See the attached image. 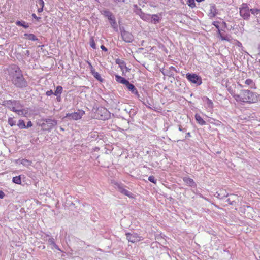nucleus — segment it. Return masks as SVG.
Returning a JSON list of instances; mask_svg holds the SVG:
<instances>
[{
    "instance_id": "27",
    "label": "nucleus",
    "mask_w": 260,
    "mask_h": 260,
    "mask_svg": "<svg viewBox=\"0 0 260 260\" xmlns=\"http://www.w3.org/2000/svg\"><path fill=\"white\" fill-rule=\"evenodd\" d=\"M17 125L19 127V128L20 129L26 128V125H25V122L22 119H19L18 120V122Z\"/></svg>"
},
{
    "instance_id": "16",
    "label": "nucleus",
    "mask_w": 260,
    "mask_h": 260,
    "mask_svg": "<svg viewBox=\"0 0 260 260\" xmlns=\"http://www.w3.org/2000/svg\"><path fill=\"white\" fill-rule=\"evenodd\" d=\"M217 14V10L215 4H211L210 7V12L209 16L210 18H213L216 16Z\"/></svg>"
},
{
    "instance_id": "11",
    "label": "nucleus",
    "mask_w": 260,
    "mask_h": 260,
    "mask_svg": "<svg viewBox=\"0 0 260 260\" xmlns=\"http://www.w3.org/2000/svg\"><path fill=\"white\" fill-rule=\"evenodd\" d=\"M89 64L90 66V71L92 75L100 82L102 83L104 81V79L101 77V75L95 71V69L93 68L92 66L90 63H89Z\"/></svg>"
},
{
    "instance_id": "2",
    "label": "nucleus",
    "mask_w": 260,
    "mask_h": 260,
    "mask_svg": "<svg viewBox=\"0 0 260 260\" xmlns=\"http://www.w3.org/2000/svg\"><path fill=\"white\" fill-rule=\"evenodd\" d=\"M258 12L257 8H249L247 3H242L239 7L240 16L245 20H249L250 18L251 14L256 19L257 23L260 24V17L256 16V12Z\"/></svg>"
},
{
    "instance_id": "48",
    "label": "nucleus",
    "mask_w": 260,
    "mask_h": 260,
    "mask_svg": "<svg viewBox=\"0 0 260 260\" xmlns=\"http://www.w3.org/2000/svg\"><path fill=\"white\" fill-rule=\"evenodd\" d=\"M101 48L103 51L105 52H107L108 51L107 48L103 45L101 46Z\"/></svg>"
},
{
    "instance_id": "38",
    "label": "nucleus",
    "mask_w": 260,
    "mask_h": 260,
    "mask_svg": "<svg viewBox=\"0 0 260 260\" xmlns=\"http://www.w3.org/2000/svg\"><path fill=\"white\" fill-rule=\"evenodd\" d=\"M148 180L150 182L153 183L154 184H156V179L155 178V177L154 176H150L148 177Z\"/></svg>"
},
{
    "instance_id": "15",
    "label": "nucleus",
    "mask_w": 260,
    "mask_h": 260,
    "mask_svg": "<svg viewBox=\"0 0 260 260\" xmlns=\"http://www.w3.org/2000/svg\"><path fill=\"white\" fill-rule=\"evenodd\" d=\"M183 181L190 187H196L197 185L194 180L189 177L186 176L183 178Z\"/></svg>"
},
{
    "instance_id": "7",
    "label": "nucleus",
    "mask_w": 260,
    "mask_h": 260,
    "mask_svg": "<svg viewBox=\"0 0 260 260\" xmlns=\"http://www.w3.org/2000/svg\"><path fill=\"white\" fill-rule=\"evenodd\" d=\"M122 39L126 43H132L134 41V36L132 33L126 31L123 27H120Z\"/></svg>"
},
{
    "instance_id": "56",
    "label": "nucleus",
    "mask_w": 260,
    "mask_h": 260,
    "mask_svg": "<svg viewBox=\"0 0 260 260\" xmlns=\"http://www.w3.org/2000/svg\"><path fill=\"white\" fill-rule=\"evenodd\" d=\"M222 25V27H224V28H226L227 27V24L226 23H225V22L224 21H222V23H221Z\"/></svg>"
},
{
    "instance_id": "31",
    "label": "nucleus",
    "mask_w": 260,
    "mask_h": 260,
    "mask_svg": "<svg viewBox=\"0 0 260 260\" xmlns=\"http://www.w3.org/2000/svg\"><path fill=\"white\" fill-rule=\"evenodd\" d=\"M233 97L236 100L237 102H244V99L243 96L241 94H235L233 95Z\"/></svg>"
},
{
    "instance_id": "10",
    "label": "nucleus",
    "mask_w": 260,
    "mask_h": 260,
    "mask_svg": "<svg viewBox=\"0 0 260 260\" xmlns=\"http://www.w3.org/2000/svg\"><path fill=\"white\" fill-rule=\"evenodd\" d=\"M125 235L127 239L129 242L132 243L138 242L141 240V237L139 236L138 234L137 233H133L131 234L130 233H127Z\"/></svg>"
},
{
    "instance_id": "61",
    "label": "nucleus",
    "mask_w": 260,
    "mask_h": 260,
    "mask_svg": "<svg viewBox=\"0 0 260 260\" xmlns=\"http://www.w3.org/2000/svg\"><path fill=\"white\" fill-rule=\"evenodd\" d=\"M124 69H125V71H126V72H128L130 71V69L127 68L126 66V68H124Z\"/></svg>"
},
{
    "instance_id": "4",
    "label": "nucleus",
    "mask_w": 260,
    "mask_h": 260,
    "mask_svg": "<svg viewBox=\"0 0 260 260\" xmlns=\"http://www.w3.org/2000/svg\"><path fill=\"white\" fill-rule=\"evenodd\" d=\"M102 14H103L105 17L107 18L111 27L113 29L117 31H118V25L117 24L116 19L114 15L108 10H103L101 11Z\"/></svg>"
},
{
    "instance_id": "44",
    "label": "nucleus",
    "mask_w": 260,
    "mask_h": 260,
    "mask_svg": "<svg viewBox=\"0 0 260 260\" xmlns=\"http://www.w3.org/2000/svg\"><path fill=\"white\" fill-rule=\"evenodd\" d=\"M14 112L17 113L18 114H22L23 113V109H19L18 108H16V111H14Z\"/></svg>"
},
{
    "instance_id": "21",
    "label": "nucleus",
    "mask_w": 260,
    "mask_h": 260,
    "mask_svg": "<svg viewBox=\"0 0 260 260\" xmlns=\"http://www.w3.org/2000/svg\"><path fill=\"white\" fill-rule=\"evenodd\" d=\"M48 242L49 244L52 245L53 247L52 248H54L58 251H61L59 247L56 244L55 240L53 237H50L48 240Z\"/></svg>"
},
{
    "instance_id": "19",
    "label": "nucleus",
    "mask_w": 260,
    "mask_h": 260,
    "mask_svg": "<svg viewBox=\"0 0 260 260\" xmlns=\"http://www.w3.org/2000/svg\"><path fill=\"white\" fill-rule=\"evenodd\" d=\"M194 118L198 124L201 125H204L206 124V121L201 117V116L198 113L194 115Z\"/></svg>"
},
{
    "instance_id": "8",
    "label": "nucleus",
    "mask_w": 260,
    "mask_h": 260,
    "mask_svg": "<svg viewBox=\"0 0 260 260\" xmlns=\"http://www.w3.org/2000/svg\"><path fill=\"white\" fill-rule=\"evenodd\" d=\"M44 121L45 123H43L42 126L45 128V129L48 131H50L54 126L57 125V121L54 119H45Z\"/></svg>"
},
{
    "instance_id": "59",
    "label": "nucleus",
    "mask_w": 260,
    "mask_h": 260,
    "mask_svg": "<svg viewBox=\"0 0 260 260\" xmlns=\"http://www.w3.org/2000/svg\"><path fill=\"white\" fill-rule=\"evenodd\" d=\"M43 11V8L40 7L38 9L37 11L38 13H41Z\"/></svg>"
},
{
    "instance_id": "37",
    "label": "nucleus",
    "mask_w": 260,
    "mask_h": 260,
    "mask_svg": "<svg viewBox=\"0 0 260 260\" xmlns=\"http://www.w3.org/2000/svg\"><path fill=\"white\" fill-rule=\"evenodd\" d=\"M207 108L210 109H212L213 108V103L211 100H208L206 103Z\"/></svg>"
},
{
    "instance_id": "12",
    "label": "nucleus",
    "mask_w": 260,
    "mask_h": 260,
    "mask_svg": "<svg viewBox=\"0 0 260 260\" xmlns=\"http://www.w3.org/2000/svg\"><path fill=\"white\" fill-rule=\"evenodd\" d=\"M229 195V194L226 190L221 189L217 191L214 196L219 199H223Z\"/></svg>"
},
{
    "instance_id": "40",
    "label": "nucleus",
    "mask_w": 260,
    "mask_h": 260,
    "mask_svg": "<svg viewBox=\"0 0 260 260\" xmlns=\"http://www.w3.org/2000/svg\"><path fill=\"white\" fill-rule=\"evenodd\" d=\"M37 5H39L40 7L44 8V2L43 0H37L36 1Z\"/></svg>"
},
{
    "instance_id": "36",
    "label": "nucleus",
    "mask_w": 260,
    "mask_h": 260,
    "mask_svg": "<svg viewBox=\"0 0 260 260\" xmlns=\"http://www.w3.org/2000/svg\"><path fill=\"white\" fill-rule=\"evenodd\" d=\"M217 32L220 36V38L222 40L229 41V38L227 37L223 36L221 32V30L220 28H219V29H217Z\"/></svg>"
},
{
    "instance_id": "26",
    "label": "nucleus",
    "mask_w": 260,
    "mask_h": 260,
    "mask_svg": "<svg viewBox=\"0 0 260 260\" xmlns=\"http://www.w3.org/2000/svg\"><path fill=\"white\" fill-rule=\"evenodd\" d=\"M63 88L61 86L58 85L56 87V90L54 92V95H61L62 93Z\"/></svg>"
},
{
    "instance_id": "62",
    "label": "nucleus",
    "mask_w": 260,
    "mask_h": 260,
    "mask_svg": "<svg viewBox=\"0 0 260 260\" xmlns=\"http://www.w3.org/2000/svg\"><path fill=\"white\" fill-rule=\"evenodd\" d=\"M116 2H124V0H114Z\"/></svg>"
},
{
    "instance_id": "14",
    "label": "nucleus",
    "mask_w": 260,
    "mask_h": 260,
    "mask_svg": "<svg viewBox=\"0 0 260 260\" xmlns=\"http://www.w3.org/2000/svg\"><path fill=\"white\" fill-rule=\"evenodd\" d=\"M82 117V115H81L80 112H74L72 113H67L66 114V117L70 118L73 120H78L80 119Z\"/></svg>"
},
{
    "instance_id": "50",
    "label": "nucleus",
    "mask_w": 260,
    "mask_h": 260,
    "mask_svg": "<svg viewBox=\"0 0 260 260\" xmlns=\"http://www.w3.org/2000/svg\"><path fill=\"white\" fill-rule=\"evenodd\" d=\"M170 69L171 71H175L176 72H178V71H177L176 70V68L173 67V66H171L170 67Z\"/></svg>"
},
{
    "instance_id": "22",
    "label": "nucleus",
    "mask_w": 260,
    "mask_h": 260,
    "mask_svg": "<svg viewBox=\"0 0 260 260\" xmlns=\"http://www.w3.org/2000/svg\"><path fill=\"white\" fill-rule=\"evenodd\" d=\"M236 199H237V196L231 194H230V197L226 200V202L230 205H233L236 203L235 201Z\"/></svg>"
},
{
    "instance_id": "35",
    "label": "nucleus",
    "mask_w": 260,
    "mask_h": 260,
    "mask_svg": "<svg viewBox=\"0 0 260 260\" xmlns=\"http://www.w3.org/2000/svg\"><path fill=\"white\" fill-rule=\"evenodd\" d=\"M90 45L94 49H96V44L94 40L93 37H91L90 39Z\"/></svg>"
},
{
    "instance_id": "39",
    "label": "nucleus",
    "mask_w": 260,
    "mask_h": 260,
    "mask_svg": "<svg viewBox=\"0 0 260 260\" xmlns=\"http://www.w3.org/2000/svg\"><path fill=\"white\" fill-rule=\"evenodd\" d=\"M134 12L135 13L136 15H139L140 17L144 13L141 8H140L139 9H137L136 10H134Z\"/></svg>"
},
{
    "instance_id": "63",
    "label": "nucleus",
    "mask_w": 260,
    "mask_h": 260,
    "mask_svg": "<svg viewBox=\"0 0 260 260\" xmlns=\"http://www.w3.org/2000/svg\"><path fill=\"white\" fill-rule=\"evenodd\" d=\"M257 10H258V12H256V16H258L257 15L260 14V8L259 9L257 8Z\"/></svg>"
},
{
    "instance_id": "55",
    "label": "nucleus",
    "mask_w": 260,
    "mask_h": 260,
    "mask_svg": "<svg viewBox=\"0 0 260 260\" xmlns=\"http://www.w3.org/2000/svg\"><path fill=\"white\" fill-rule=\"evenodd\" d=\"M56 96V100L58 102H60L61 101V95H55Z\"/></svg>"
},
{
    "instance_id": "45",
    "label": "nucleus",
    "mask_w": 260,
    "mask_h": 260,
    "mask_svg": "<svg viewBox=\"0 0 260 260\" xmlns=\"http://www.w3.org/2000/svg\"><path fill=\"white\" fill-rule=\"evenodd\" d=\"M8 101V100H3L0 102V104L3 106L6 107L7 104L6 103Z\"/></svg>"
},
{
    "instance_id": "28",
    "label": "nucleus",
    "mask_w": 260,
    "mask_h": 260,
    "mask_svg": "<svg viewBox=\"0 0 260 260\" xmlns=\"http://www.w3.org/2000/svg\"><path fill=\"white\" fill-rule=\"evenodd\" d=\"M21 164L25 167H28L31 165L32 161L27 159H22Z\"/></svg>"
},
{
    "instance_id": "18",
    "label": "nucleus",
    "mask_w": 260,
    "mask_h": 260,
    "mask_svg": "<svg viewBox=\"0 0 260 260\" xmlns=\"http://www.w3.org/2000/svg\"><path fill=\"white\" fill-rule=\"evenodd\" d=\"M115 63H116V64H118L119 67L120 68V69L122 71V75H124V72L123 69H124V68H126L125 62L119 58H117L115 60Z\"/></svg>"
},
{
    "instance_id": "33",
    "label": "nucleus",
    "mask_w": 260,
    "mask_h": 260,
    "mask_svg": "<svg viewBox=\"0 0 260 260\" xmlns=\"http://www.w3.org/2000/svg\"><path fill=\"white\" fill-rule=\"evenodd\" d=\"M8 123L11 126H15L16 124V121L12 117H9L8 119Z\"/></svg>"
},
{
    "instance_id": "25",
    "label": "nucleus",
    "mask_w": 260,
    "mask_h": 260,
    "mask_svg": "<svg viewBox=\"0 0 260 260\" xmlns=\"http://www.w3.org/2000/svg\"><path fill=\"white\" fill-rule=\"evenodd\" d=\"M103 113L104 115H101V119H108L110 117V113L106 109H103Z\"/></svg>"
},
{
    "instance_id": "9",
    "label": "nucleus",
    "mask_w": 260,
    "mask_h": 260,
    "mask_svg": "<svg viewBox=\"0 0 260 260\" xmlns=\"http://www.w3.org/2000/svg\"><path fill=\"white\" fill-rule=\"evenodd\" d=\"M115 185V188L120 192L121 193L127 196L130 198H134V194L128 190L124 188V186L122 184L119 183L118 182H116L114 183Z\"/></svg>"
},
{
    "instance_id": "46",
    "label": "nucleus",
    "mask_w": 260,
    "mask_h": 260,
    "mask_svg": "<svg viewBox=\"0 0 260 260\" xmlns=\"http://www.w3.org/2000/svg\"><path fill=\"white\" fill-rule=\"evenodd\" d=\"M32 17L37 21H39L41 19L40 17H37L35 13L32 14Z\"/></svg>"
},
{
    "instance_id": "29",
    "label": "nucleus",
    "mask_w": 260,
    "mask_h": 260,
    "mask_svg": "<svg viewBox=\"0 0 260 260\" xmlns=\"http://www.w3.org/2000/svg\"><path fill=\"white\" fill-rule=\"evenodd\" d=\"M12 182L17 184H21V179L20 176H17L13 177Z\"/></svg>"
},
{
    "instance_id": "49",
    "label": "nucleus",
    "mask_w": 260,
    "mask_h": 260,
    "mask_svg": "<svg viewBox=\"0 0 260 260\" xmlns=\"http://www.w3.org/2000/svg\"><path fill=\"white\" fill-rule=\"evenodd\" d=\"M202 100L204 102H205L207 103V102L210 99L206 96H204L202 98Z\"/></svg>"
},
{
    "instance_id": "60",
    "label": "nucleus",
    "mask_w": 260,
    "mask_h": 260,
    "mask_svg": "<svg viewBox=\"0 0 260 260\" xmlns=\"http://www.w3.org/2000/svg\"><path fill=\"white\" fill-rule=\"evenodd\" d=\"M237 45L239 47H242V43H240L239 41H237Z\"/></svg>"
},
{
    "instance_id": "3",
    "label": "nucleus",
    "mask_w": 260,
    "mask_h": 260,
    "mask_svg": "<svg viewBox=\"0 0 260 260\" xmlns=\"http://www.w3.org/2000/svg\"><path fill=\"white\" fill-rule=\"evenodd\" d=\"M241 94L244 99V103H254L257 101V95L249 90H241Z\"/></svg>"
},
{
    "instance_id": "47",
    "label": "nucleus",
    "mask_w": 260,
    "mask_h": 260,
    "mask_svg": "<svg viewBox=\"0 0 260 260\" xmlns=\"http://www.w3.org/2000/svg\"><path fill=\"white\" fill-rule=\"evenodd\" d=\"M32 126V123L31 122V121H29L27 123V125H26V128H27L28 127H30Z\"/></svg>"
},
{
    "instance_id": "54",
    "label": "nucleus",
    "mask_w": 260,
    "mask_h": 260,
    "mask_svg": "<svg viewBox=\"0 0 260 260\" xmlns=\"http://www.w3.org/2000/svg\"><path fill=\"white\" fill-rule=\"evenodd\" d=\"M191 136V134L190 132H188V133H186V136H185V138H189Z\"/></svg>"
},
{
    "instance_id": "57",
    "label": "nucleus",
    "mask_w": 260,
    "mask_h": 260,
    "mask_svg": "<svg viewBox=\"0 0 260 260\" xmlns=\"http://www.w3.org/2000/svg\"><path fill=\"white\" fill-rule=\"evenodd\" d=\"M134 10H136L137 9H139L140 8L138 7L137 4H134Z\"/></svg>"
},
{
    "instance_id": "20",
    "label": "nucleus",
    "mask_w": 260,
    "mask_h": 260,
    "mask_svg": "<svg viewBox=\"0 0 260 260\" xmlns=\"http://www.w3.org/2000/svg\"><path fill=\"white\" fill-rule=\"evenodd\" d=\"M151 22L156 24L160 21V18L158 14L151 15Z\"/></svg>"
},
{
    "instance_id": "13",
    "label": "nucleus",
    "mask_w": 260,
    "mask_h": 260,
    "mask_svg": "<svg viewBox=\"0 0 260 260\" xmlns=\"http://www.w3.org/2000/svg\"><path fill=\"white\" fill-rule=\"evenodd\" d=\"M126 86L128 90L132 92V93L135 94L137 98H139L140 94L138 91L137 89L136 88L134 84L129 82Z\"/></svg>"
},
{
    "instance_id": "32",
    "label": "nucleus",
    "mask_w": 260,
    "mask_h": 260,
    "mask_svg": "<svg viewBox=\"0 0 260 260\" xmlns=\"http://www.w3.org/2000/svg\"><path fill=\"white\" fill-rule=\"evenodd\" d=\"M150 14H145L143 13L142 15L140 16V18L144 21H149L150 19Z\"/></svg>"
},
{
    "instance_id": "64",
    "label": "nucleus",
    "mask_w": 260,
    "mask_h": 260,
    "mask_svg": "<svg viewBox=\"0 0 260 260\" xmlns=\"http://www.w3.org/2000/svg\"><path fill=\"white\" fill-rule=\"evenodd\" d=\"M44 47V45L38 46V47H40L41 49H42Z\"/></svg>"
},
{
    "instance_id": "5",
    "label": "nucleus",
    "mask_w": 260,
    "mask_h": 260,
    "mask_svg": "<svg viewBox=\"0 0 260 260\" xmlns=\"http://www.w3.org/2000/svg\"><path fill=\"white\" fill-rule=\"evenodd\" d=\"M186 78L191 83L199 86L202 83V79L200 76L196 73H187L186 74Z\"/></svg>"
},
{
    "instance_id": "34",
    "label": "nucleus",
    "mask_w": 260,
    "mask_h": 260,
    "mask_svg": "<svg viewBox=\"0 0 260 260\" xmlns=\"http://www.w3.org/2000/svg\"><path fill=\"white\" fill-rule=\"evenodd\" d=\"M187 4L191 8H193L196 7V3L194 0H187Z\"/></svg>"
},
{
    "instance_id": "1",
    "label": "nucleus",
    "mask_w": 260,
    "mask_h": 260,
    "mask_svg": "<svg viewBox=\"0 0 260 260\" xmlns=\"http://www.w3.org/2000/svg\"><path fill=\"white\" fill-rule=\"evenodd\" d=\"M7 72L9 80L15 88L23 90L28 86V82L18 66L15 64L9 66Z\"/></svg>"
},
{
    "instance_id": "41",
    "label": "nucleus",
    "mask_w": 260,
    "mask_h": 260,
    "mask_svg": "<svg viewBox=\"0 0 260 260\" xmlns=\"http://www.w3.org/2000/svg\"><path fill=\"white\" fill-rule=\"evenodd\" d=\"M219 23H220L219 21H213L212 22V25H214L217 29H219V28H220V26L219 25Z\"/></svg>"
},
{
    "instance_id": "30",
    "label": "nucleus",
    "mask_w": 260,
    "mask_h": 260,
    "mask_svg": "<svg viewBox=\"0 0 260 260\" xmlns=\"http://www.w3.org/2000/svg\"><path fill=\"white\" fill-rule=\"evenodd\" d=\"M245 84L247 85L250 86L251 88H255V83L253 82V80L251 79H247L244 81Z\"/></svg>"
},
{
    "instance_id": "17",
    "label": "nucleus",
    "mask_w": 260,
    "mask_h": 260,
    "mask_svg": "<svg viewBox=\"0 0 260 260\" xmlns=\"http://www.w3.org/2000/svg\"><path fill=\"white\" fill-rule=\"evenodd\" d=\"M115 77L116 81L118 83L124 84L125 86H126L127 84L129 82L127 79H126L125 78H124L123 77H121L120 75H115Z\"/></svg>"
},
{
    "instance_id": "43",
    "label": "nucleus",
    "mask_w": 260,
    "mask_h": 260,
    "mask_svg": "<svg viewBox=\"0 0 260 260\" xmlns=\"http://www.w3.org/2000/svg\"><path fill=\"white\" fill-rule=\"evenodd\" d=\"M52 94H54V92H53L52 90H49L46 92V95L47 96H51Z\"/></svg>"
},
{
    "instance_id": "24",
    "label": "nucleus",
    "mask_w": 260,
    "mask_h": 260,
    "mask_svg": "<svg viewBox=\"0 0 260 260\" xmlns=\"http://www.w3.org/2000/svg\"><path fill=\"white\" fill-rule=\"evenodd\" d=\"M15 24H16V25L19 26H22L24 28H28L29 27L28 24L26 23L23 20H21V21L18 20V21H16Z\"/></svg>"
},
{
    "instance_id": "52",
    "label": "nucleus",
    "mask_w": 260,
    "mask_h": 260,
    "mask_svg": "<svg viewBox=\"0 0 260 260\" xmlns=\"http://www.w3.org/2000/svg\"><path fill=\"white\" fill-rule=\"evenodd\" d=\"M179 131L185 132L186 131V129L185 128H182L181 126H179Z\"/></svg>"
},
{
    "instance_id": "51",
    "label": "nucleus",
    "mask_w": 260,
    "mask_h": 260,
    "mask_svg": "<svg viewBox=\"0 0 260 260\" xmlns=\"http://www.w3.org/2000/svg\"><path fill=\"white\" fill-rule=\"evenodd\" d=\"M4 197H5L4 192L3 191L0 190V199H3Z\"/></svg>"
},
{
    "instance_id": "58",
    "label": "nucleus",
    "mask_w": 260,
    "mask_h": 260,
    "mask_svg": "<svg viewBox=\"0 0 260 260\" xmlns=\"http://www.w3.org/2000/svg\"><path fill=\"white\" fill-rule=\"evenodd\" d=\"M25 55L28 57L30 55V51L27 50L25 52Z\"/></svg>"
},
{
    "instance_id": "23",
    "label": "nucleus",
    "mask_w": 260,
    "mask_h": 260,
    "mask_svg": "<svg viewBox=\"0 0 260 260\" xmlns=\"http://www.w3.org/2000/svg\"><path fill=\"white\" fill-rule=\"evenodd\" d=\"M24 36L26 38V39L36 41H38V38L33 34H28V33H25L24 34Z\"/></svg>"
},
{
    "instance_id": "53",
    "label": "nucleus",
    "mask_w": 260,
    "mask_h": 260,
    "mask_svg": "<svg viewBox=\"0 0 260 260\" xmlns=\"http://www.w3.org/2000/svg\"><path fill=\"white\" fill-rule=\"evenodd\" d=\"M128 113H129L130 116L131 115L134 116L136 114V112H134V110L132 111V109H131L130 111L128 112Z\"/></svg>"
},
{
    "instance_id": "42",
    "label": "nucleus",
    "mask_w": 260,
    "mask_h": 260,
    "mask_svg": "<svg viewBox=\"0 0 260 260\" xmlns=\"http://www.w3.org/2000/svg\"><path fill=\"white\" fill-rule=\"evenodd\" d=\"M143 104L148 108L150 109H153V108L151 107V104L150 103V102L148 101H147L146 102H144Z\"/></svg>"
},
{
    "instance_id": "6",
    "label": "nucleus",
    "mask_w": 260,
    "mask_h": 260,
    "mask_svg": "<svg viewBox=\"0 0 260 260\" xmlns=\"http://www.w3.org/2000/svg\"><path fill=\"white\" fill-rule=\"evenodd\" d=\"M6 108L10 109L12 111H16V108H22L23 105L21 104L19 100H8L6 103Z\"/></svg>"
}]
</instances>
